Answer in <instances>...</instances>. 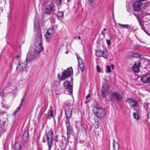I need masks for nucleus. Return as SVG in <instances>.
<instances>
[{
	"mask_svg": "<svg viewBox=\"0 0 150 150\" xmlns=\"http://www.w3.org/2000/svg\"><path fill=\"white\" fill-rule=\"evenodd\" d=\"M42 35L41 33L39 32L37 33L36 40L35 42V53L37 54H39L43 50V48L42 45Z\"/></svg>",
	"mask_w": 150,
	"mask_h": 150,
	"instance_id": "1",
	"label": "nucleus"
},
{
	"mask_svg": "<svg viewBox=\"0 0 150 150\" xmlns=\"http://www.w3.org/2000/svg\"><path fill=\"white\" fill-rule=\"evenodd\" d=\"M53 137V132L52 130H50L46 135L43 137L42 142L45 143L46 142L48 146V150H51V147L52 145V138Z\"/></svg>",
	"mask_w": 150,
	"mask_h": 150,
	"instance_id": "2",
	"label": "nucleus"
},
{
	"mask_svg": "<svg viewBox=\"0 0 150 150\" xmlns=\"http://www.w3.org/2000/svg\"><path fill=\"white\" fill-rule=\"evenodd\" d=\"M73 70L71 67L68 68L63 72L62 76H60L59 73L57 74L58 79L59 80L62 81L65 80L66 78L69 77L73 74Z\"/></svg>",
	"mask_w": 150,
	"mask_h": 150,
	"instance_id": "3",
	"label": "nucleus"
},
{
	"mask_svg": "<svg viewBox=\"0 0 150 150\" xmlns=\"http://www.w3.org/2000/svg\"><path fill=\"white\" fill-rule=\"evenodd\" d=\"M64 93L67 94L71 95L72 93L73 84L69 81H65L63 83Z\"/></svg>",
	"mask_w": 150,
	"mask_h": 150,
	"instance_id": "4",
	"label": "nucleus"
},
{
	"mask_svg": "<svg viewBox=\"0 0 150 150\" xmlns=\"http://www.w3.org/2000/svg\"><path fill=\"white\" fill-rule=\"evenodd\" d=\"M55 10V7L52 1L48 4L46 6L43 12L44 14L49 15L52 12H54Z\"/></svg>",
	"mask_w": 150,
	"mask_h": 150,
	"instance_id": "5",
	"label": "nucleus"
},
{
	"mask_svg": "<svg viewBox=\"0 0 150 150\" xmlns=\"http://www.w3.org/2000/svg\"><path fill=\"white\" fill-rule=\"evenodd\" d=\"M27 65V62L25 60H21L18 62L16 69L19 72H22L25 69Z\"/></svg>",
	"mask_w": 150,
	"mask_h": 150,
	"instance_id": "6",
	"label": "nucleus"
},
{
	"mask_svg": "<svg viewBox=\"0 0 150 150\" xmlns=\"http://www.w3.org/2000/svg\"><path fill=\"white\" fill-rule=\"evenodd\" d=\"M72 108L69 105H67L65 106V114L66 115V120L65 122H69L72 114Z\"/></svg>",
	"mask_w": 150,
	"mask_h": 150,
	"instance_id": "7",
	"label": "nucleus"
},
{
	"mask_svg": "<svg viewBox=\"0 0 150 150\" xmlns=\"http://www.w3.org/2000/svg\"><path fill=\"white\" fill-rule=\"evenodd\" d=\"M65 123L67 127V136L68 138H69L70 135L72 134L73 128L71 125L70 121L65 122Z\"/></svg>",
	"mask_w": 150,
	"mask_h": 150,
	"instance_id": "8",
	"label": "nucleus"
},
{
	"mask_svg": "<svg viewBox=\"0 0 150 150\" xmlns=\"http://www.w3.org/2000/svg\"><path fill=\"white\" fill-rule=\"evenodd\" d=\"M142 5V3L139 1H135L133 5V10L136 11H139L141 8Z\"/></svg>",
	"mask_w": 150,
	"mask_h": 150,
	"instance_id": "9",
	"label": "nucleus"
},
{
	"mask_svg": "<svg viewBox=\"0 0 150 150\" xmlns=\"http://www.w3.org/2000/svg\"><path fill=\"white\" fill-rule=\"evenodd\" d=\"M141 80L144 83H148L150 82V73L144 75L141 78Z\"/></svg>",
	"mask_w": 150,
	"mask_h": 150,
	"instance_id": "10",
	"label": "nucleus"
},
{
	"mask_svg": "<svg viewBox=\"0 0 150 150\" xmlns=\"http://www.w3.org/2000/svg\"><path fill=\"white\" fill-rule=\"evenodd\" d=\"M35 56L33 53L29 52L27 55L25 60L29 62H31L35 60Z\"/></svg>",
	"mask_w": 150,
	"mask_h": 150,
	"instance_id": "11",
	"label": "nucleus"
},
{
	"mask_svg": "<svg viewBox=\"0 0 150 150\" xmlns=\"http://www.w3.org/2000/svg\"><path fill=\"white\" fill-rule=\"evenodd\" d=\"M126 101L132 107H136L137 104V100L132 98H127Z\"/></svg>",
	"mask_w": 150,
	"mask_h": 150,
	"instance_id": "12",
	"label": "nucleus"
},
{
	"mask_svg": "<svg viewBox=\"0 0 150 150\" xmlns=\"http://www.w3.org/2000/svg\"><path fill=\"white\" fill-rule=\"evenodd\" d=\"M140 62H137L134 64V65L132 67L133 70L136 72H138L139 71V66Z\"/></svg>",
	"mask_w": 150,
	"mask_h": 150,
	"instance_id": "13",
	"label": "nucleus"
},
{
	"mask_svg": "<svg viewBox=\"0 0 150 150\" xmlns=\"http://www.w3.org/2000/svg\"><path fill=\"white\" fill-rule=\"evenodd\" d=\"M112 96L113 98H115L119 101L121 100L122 98V96L121 95L115 92L113 93Z\"/></svg>",
	"mask_w": 150,
	"mask_h": 150,
	"instance_id": "14",
	"label": "nucleus"
},
{
	"mask_svg": "<svg viewBox=\"0 0 150 150\" xmlns=\"http://www.w3.org/2000/svg\"><path fill=\"white\" fill-rule=\"evenodd\" d=\"M57 25H54L52 26L51 28L49 29L48 30L50 33L52 34H54L55 33L56 31L57 30Z\"/></svg>",
	"mask_w": 150,
	"mask_h": 150,
	"instance_id": "15",
	"label": "nucleus"
},
{
	"mask_svg": "<svg viewBox=\"0 0 150 150\" xmlns=\"http://www.w3.org/2000/svg\"><path fill=\"white\" fill-rule=\"evenodd\" d=\"M109 86L107 84H105L104 85V97L109 92Z\"/></svg>",
	"mask_w": 150,
	"mask_h": 150,
	"instance_id": "16",
	"label": "nucleus"
},
{
	"mask_svg": "<svg viewBox=\"0 0 150 150\" xmlns=\"http://www.w3.org/2000/svg\"><path fill=\"white\" fill-rule=\"evenodd\" d=\"M29 137V133L28 131H25L24 133L23 134V137L22 139L25 141H27Z\"/></svg>",
	"mask_w": 150,
	"mask_h": 150,
	"instance_id": "17",
	"label": "nucleus"
},
{
	"mask_svg": "<svg viewBox=\"0 0 150 150\" xmlns=\"http://www.w3.org/2000/svg\"><path fill=\"white\" fill-rule=\"evenodd\" d=\"M34 29L35 30L38 31L39 30V25L38 23V19L36 17L35 18V20L34 21Z\"/></svg>",
	"mask_w": 150,
	"mask_h": 150,
	"instance_id": "18",
	"label": "nucleus"
},
{
	"mask_svg": "<svg viewBox=\"0 0 150 150\" xmlns=\"http://www.w3.org/2000/svg\"><path fill=\"white\" fill-rule=\"evenodd\" d=\"M113 146L114 150H119V144L114 140H113Z\"/></svg>",
	"mask_w": 150,
	"mask_h": 150,
	"instance_id": "19",
	"label": "nucleus"
},
{
	"mask_svg": "<svg viewBox=\"0 0 150 150\" xmlns=\"http://www.w3.org/2000/svg\"><path fill=\"white\" fill-rule=\"evenodd\" d=\"M100 109L97 108L96 107H94L93 108V111L94 114L96 115L98 117H100L99 115V112H100Z\"/></svg>",
	"mask_w": 150,
	"mask_h": 150,
	"instance_id": "20",
	"label": "nucleus"
},
{
	"mask_svg": "<svg viewBox=\"0 0 150 150\" xmlns=\"http://www.w3.org/2000/svg\"><path fill=\"white\" fill-rule=\"evenodd\" d=\"M119 25H120L122 28L124 27V28L127 29H133V28L129 24H122L121 23H119Z\"/></svg>",
	"mask_w": 150,
	"mask_h": 150,
	"instance_id": "21",
	"label": "nucleus"
},
{
	"mask_svg": "<svg viewBox=\"0 0 150 150\" xmlns=\"http://www.w3.org/2000/svg\"><path fill=\"white\" fill-rule=\"evenodd\" d=\"M15 150H21V145L20 143L16 142L15 144Z\"/></svg>",
	"mask_w": 150,
	"mask_h": 150,
	"instance_id": "22",
	"label": "nucleus"
},
{
	"mask_svg": "<svg viewBox=\"0 0 150 150\" xmlns=\"http://www.w3.org/2000/svg\"><path fill=\"white\" fill-rule=\"evenodd\" d=\"M96 54L98 57H103V51L102 50H97L96 51Z\"/></svg>",
	"mask_w": 150,
	"mask_h": 150,
	"instance_id": "23",
	"label": "nucleus"
},
{
	"mask_svg": "<svg viewBox=\"0 0 150 150\" xmlns=\"http://www.w3.org/2000/svg\"><path fill=\"white\" fill-rule=\"evenodd\" d=\"M96 0H88V4L90 6L93 7L96 4Z\"/></svg>",
	"mask_w": 150,
	"mask_h": 150,
	"instance_id": "24",
	"label": "nucleus"
},
{
	"mask_svg": "<svg viewBox=\"0 0 150 150\" xmlns=\"http://www.w3.org/2000/svg\"><path fill=\"white\" fill-rule=\"evenodd\" d=\"M52 34L51 33L49 32L48 30L45 35V38L46 40H49L52 36Z\"/></svg>",
	"mask_w": 150,
	"mask_h": 150,
	"instance_id": "25",
	"label": "nucleus"
},
{
	"mask_svg": "<svg viewBox=\"0 0 150 150\" xmlns=\"http://www.w3.org/2000/svg\"><path fill=\"white\" fill-rule=\"evenodd\" d=\"M76 54L77 56V57L78 60L79 64H84L83 60L81 58L80 56H79L77 54Z\"/></svg>",
	"mask_w": 150,
	"mask_h": 150,
	"instance_id": "26",
	"label": "nucleus"
},
{
	"mask_svg": "<svg viewBox=\"0 0 150 150\" xmlns=\"http://www.w3.org/2000/svg\"><path fill=\"white\" fill-rule=\"evenodd\" d=\"M1 108L6 110H8L9 108V106L8 105L3 102L1 103Z\"/></svg>",
	"mask_w": 150,
	"mask_h": 150,
	"instance_id": "27",
	"label": "nucleus"
},
{
	"mask_svg": "<svg viewBox=\"0 0 150 150\" xmlns=\"http://www.w3.org/2000/svg\"><path fill=\"white\" fill-rule=\"evenodd\" d=\"M75 126L76 128L79 129L80 127L81 126L82 127H83L82 124L81 123V122L80 121L76 122V124L75 125Z\"/></svg>",
	"mask_w": 150,
	"mask_h": 150,
	"instance_id": "28",
	"label": "nucleus"
},
{
	"mask_svg": "<svg viewBox=\"0 0 150 150\" xmlns=\"http://www.w3.org/2000/svg\"><path fill=\"white\" fill-rule=\"evenodd\" d=\"M79 68L82 73L83 72L85 68L84 64H79Z\"/></svg>",
	"mask_w": 150,
	"mask_h": 150,
	"instance_id": "29",
	"label": "nucleus"
},
{
	"mask_svg": "<svg viewBox=\"0 0 150 150\" xmlns=\"http://www.w3.org/2000/svg\"><path fill=\"white\" fill-rule=\"evenodd\" d=\"M57 15L58 17L61 18H63L64 15V12H58Z\"/></svg>",
	"mask_w": 150,
	"mask_h": 150,
	"instance_id": "30",
	"label": "nucleus"
},
{
	"mask_svg": "<svg viewBox=\"0 0 150 150\" xmlns=\"http://www.w3.org/2000/svg\"><path fill=\"white\" fill-rule=\"evenodd\" d=\"M22 106L21 104L17 108L16 110L13 113L14 115H16V113L20 111Z\"/></svg>",
	"mask_w": 150,
	"mask_h": 150,
	"instance_id": "31",
	"label": "nucleus"
},
{
	"mask_svg": "<svg viewBox=\"0 0 150 150\" xmlns=\"http://www.w3.org/2000/svg\"><path fill=\"white\" fill-rule=\"evenodd\" d=\"M111 72L110 67L108 65L106 66V69L105 70V72L106 73H110Z\"/></svg>",
	"mask_w": 150,
	"mask_h": 150,
	"instance_id": "32",
	"label": "nucleus"
},
{
	"mask_svg": "<svg viewBox=\"0 0 150 150\" xmlns=\"http://www.w3.org/2000/svg\"><path fill=\"white\" fill-rule=\"evenodd\" d=\"M133 115L134 119H136L137 120H138L139 118V117L137 112L133 113Z\"/></svg>",
	"mask_w": 150,
	"mask_h": 150,
	"instance_id": "33",
	"label": "nucleus"
},
{
	"mask_svg": "<svg viewBox=\"0 0 150 150\" xmlns=\"http://www.w3.org/2000/svg\"><path fill=\"white\" fill-rule=\"evenodd\" d=\"M5 110H3V109L0 108V116L3 115L6 113Z\"/></svg>",
	"mask_w": 150,
	"mask_h": 150,
	"instance_id": "34",
	"label": "nucleus"
},
{
	"mask_svg": "<svg viewBox=\"0 0 150 150\" xmlns=\"http://www.w3.org/2000/svg\"><path fill=\"white\" fill-rule=\"evenodd\" d=\"M141 27V29L143 30L145 32L146 34H147V31L146 29L145 28V27L143 25H142L141 23V22L140 23H139Z\"/></svg>",
	"mask_w": 150,
	"mask_h": 150,
	"instance_id": "35",
	"label": "nucleus"
},
{
	"mask_svg": "<svg viewBox=\"0 0 150 150\" xmlns=\"http://www.w3.org/2000/svg\"><path fill=\"white\" fill-rule=\"evenodd\" d=\"M133 14L135 16V17L137 19V20L139 21V23H140L141 21H140V20L141 19V17L138 14H136L134 13H133Z\"/></svg>",
	"mask_w": 150,
	"mask_h": 150,
	"instance_id": "36",
	"label": "nucleus"
},
{
	"mask_svg": "<svg viewBox=\"0 0 150 150\" xmlns=\"http://www.w3.org/2000/svg\"><path fill=\"white\" fill-rule=\"evenodd\" d=\"M53 110H50L48 113V115L51 117H53Z\"/></svg>",
	"mask_w": 150,
	"mask_h": 150,
	"instance_id": "37",
	"label": "nucleus"
},
{
	"mask_svg": "<svg viewBox=\"0 0 150 150\" xmlns=\"http://www.w3.org/2000/svg\"><path fill=\"white\" fill-rule=\"evenodd\" d=\"M132 57H140V55L138 53H134L132 54Z\"/></svg>",
	"mask_w": 150,
	"mask_h": 150,
	"instance_id": "38",
	"label": "nucleus"
},
{
	"mask_svg": "<svg viewBox=\"0 0 150 150\" xmlns=\"http://www.w3.org/2000/svg\"><path fill=\"white\" fill-rule=\"evenodd\" d=\"M65 145V149H66V143H64L63 142H62L61 143V144H60V146L61 148V149H62V148Z\"/></svg>",
	"mask_w": 150,
	"mask_h": 150,
	"instance_id": "39",
	"label": "nucleus"
},
{
	"mask_svg": "<svg viewBox=\"0 0 150 150\" xmlns=\"http://www.w3.org/2000/svg\"><path fill=\"white\" fill-rule=\"evenodd\" d=\"M96 71L98 72H100L101 71V69L98 65L96 66Z\"/></svg>",
	"mask_w": 150,
	"mask_h": 150,
	"instance_id": "40",
	"label": "nucleus"
},
{
	"mask_svg": "<svg viewBox=\"0 0 150 150\" xmlns=\"http://www.w3.org/2000/svg\"><path fill=\"white\" fill-rule=\"evenodd\" d=\"M108 55V53L106 52H104V58H106Z\"/></svg>",
	"mask_w": 150,
	"mask_h": 150,
	"instance_id": "41",
	"label": "nucleus"
},
{
	"mask_svg": "<svg viewBox=\"0 0 150 150\" xmlns=\"http://www.w3.org/2000/svg\"><path fill=\"white\" fill-rule=\"evenodd\" d=\"M107 44L108 45H110L111 44V41H110L109 40H107Z\"/></svg>",
	"mask_w": 150,
	"mask_h": 150,
	"instance_id": "42",
	"label": "nucleus"
},
{
	"mask_svg": "<svg viewBox=\"0 0 150 150\" xmlns=\"http://www.w3.org/2000/svg\"><path fill=\"white\" fill-rule=\"evenodd\" d=\"M102 88L101 90V96L103 97V84L102 85Z\"/></svg>",
	"mask_w": 150,
	"mask_h": 150,
	"instance_id": "43",
	"label": "nucleus"
},
{
	"mask_svg": "<svg viewBox=\"0 0 150 150\" xmlns=\"http://www.w3.org/2000/svg\"><path fill=\"white\" fill-rule=\"evenodd\" d=\"M58 135H56L54 139L55 141L56 142H57L58 141Z\"/></svg>",
	"mask_w": 150,
	"mask_h": 150,
	"instance_id": "44",
	"label": "nucleus"
},
{
	"mask_svg": "<svg viewBox=\"0 0 150 150\" xmlns=\"http://www.w3.org/2000/svg\"><path fill=\"white\" fill-rule=\"evenodd\" d=\"M90 97H91L90 95V94H88L86 96V99H88L89 98H90Z\"/></svg>",
	"mask_w": 150,
	"mask_h": 150,
	"instance_id": "45",
	"label": "nucleus"
},
{
	"mask_svg": "<svg viewBox=\"0 0 150 150\" xmlns=\"http://www.w3.org/2000/svg\"><path fill=\"white\" fill-rule=\"evenodd\" d=\"M24 99H25V98L24 97H23V98L21 99V100H22L21 102V103L20 104V105L21 104V105H22L23 102L24 101Z\"/></svg>",
	"mask_w": 150,
	"mask_h": 150,
	"instance_id": "46",
	"label": "nucleus"
},
{
	"mask_svg": "<svg viewBox=\"0 0 150 150\" xmlns=\"http://www.w3.org/2000/svg\"><path fill=\"white\" fill-rule=\"evenodd\" d=\"M6 123V122H4L3 123V126L6 129L7 128V127H5Z\"/></svg>",
	"mask_w": 150,
	"mask_h": 150,
	"instance_id": "47",
	"label": "nucleus"
},
{
	"mask_svg": "<svg viewBox=\"0 0 150 150\" xmlns=\"http://www.w3.org/2000/svg\"><path fill=\"white\" fill-rule=\"evenodd\" d=\"M62 148V149H61V150H66L65 149V145ZM57 150H60V149H58Z\"/></svg>",
	"mask_w": 150,
	"mask_h": 150,
	"instance_id": "48",
	"label": "nucleus"
},
{
	"mask_svg": "<svg viewBox=\"0 0 150 150\" xmlns=\"http://www.w3.org/2000/svg\"><path fill=\"white\" fill-rule=\"evenodd\" d=\"M111 66L112 69L113 70L114 69V65L113 64H112L111 65Z\"/></svg>",
	"mask_w": 150,
	"mask_h": 150,
	"instance_id": "49",
	"label": "nucleus"
},
{
	"mask_svg": "<svg viewBox=\"0 0 150 150\" xmlns=\"http://www.w3.org/2000/svg\"><path fill=\"white\" fill-rule=\"evenodd\" d=\"M59 4L60 5L62 4V0H58Z\"/></svg>",
	"mask_w": 150,
	"mask_h": 150,
	"instance_id": "50",
	"label": "nucleus"
},
{
	"mask_svg": "<svg viewBox=\"0 0 150 150\" xmlns=\"http://www.w3.org/2000/svg\"><path fill=\"white\" fill-rule=\"evenodd\" d=\"M148 118H149V115H150V112H148L147 113Z\"/></svg>",
	"mask_w": 150,
	"mask_h": 150,
	"instance_id": "51",
	"label": "nucleus"
},
{
	"mask_svg": "<svg viewBox=\"0 0 150 150\" xmlns=\"http://www.w3.org/2000/svg\"><path fill=\"white\" fill-rule=\"evenodd\" d=\"M95 128H98V125H96L95 126Z\"/></svg>",
	"mask_w": 150,
	"mask_h": 150,
	"instance_id": "52",
	"label": "nucleus"
},
{
	"mask_svg": "<svg viewBox=\"0 0 150 150\" xmlns=\"http://www.w3.org/2000/svg\"><path fill=\"white\" fill-rule=\"evenodd\" d=\"M19 55H17V56H16V58L17 59L18 58H19Z\"/></svg>",
	"mask_w": 150,
	"mask_h": 150,
	"instance_id": "53",
	"label": "nucleus"
},
{
	"mask_svg": "<svg viewBox=\"0 0 150 150\" xmlns=\"http://www.w3.org/2000/svg\"><path fill=\"white\" fill-rule=\"evenodd\" d=\"M78 38L79 40H81V37H80V36H78Z\"/></svg>",
	"mask_w": 150,
	"mask_h": 150,
	"instance_id": "54",
	"label": "nucleus"
},
{
	"mask_svg": "<svg viewBox=\"0 0 150 150\" xmlns=\"http://www.w3.org/2000/svg\"><path fill=\"white\" fill-rule=\"evenodd\" d=\"M68 2H69L71 1V0H67Z\"/></svg>",
	"mask_w": 150,
	"mask_h": 150,
	"instance_id": "55",
	"label": "nucleus"
},
{
	"mask_svg": "<svg viewBox=\"0 0 150 150\" xmlns=\"http://www.w3.org/2000/svg\"><path fill=\"white\" fill-rule=\"evenodd\" d=\"M106 30V29L105 28H104V31H105Z\"/></svg>",
	"mask_w": 150,
	"mask_h": 150,
	"instance_id": "56",
	"label": "nucleus"
},
{
	"mask_svg": "<svg viewBox=\"0 0 150 150\" xmlns=\"http://www.w3.org/2000/svg\"><path fill=\"white\" fill-rule=\"evenodd\" d=\"M73 79L72 78H71V80L72 81H73Z\"/></svg>",
	"mask_w": 150,
	"mask_h": 150,
	"instance_id": "57",
	"label": "nucleus"
},
{
	"mask_svg": "<svg viewBox=\"0 0 150 150\" xmlns=\"http://www.w3.org/2000/svg\"><path fill=\"white\" fill-rule=\"evenodd\" d=\"M68 51H67V52H66V53H66V54H68Z\"/></svg>",
	"mask_w": 150,
	"mask_h": 150,
	"instance_id": "58",
	"label": "nucleus"
},
{
	"mask_svg": "<svg viewBox=\"0 0 150 150\" xmlns=\"http://www.w3.org/2000/svg\"><path fill=\"white\" fill-rule=\"evenodd\" d=\"M103 31H102V32H101L102 34L103 35Z\"/></svg>",
	"mask_w": 150,
	"mask_h": 150,
	"instance_id": "59",
	"label": "nucleus"
},
{
	"mask_svg": "<svg viewBox=\"0 0 150 150\" xmlns=\"http://www.w3.org/2000/svg\"><path fill=\"white\" fill-rule=\"evenodd\" d=\"M64 140H65L66 138H65V137H64Z\"/></svg>",
	"mask_w": 150,
	"mask_h": 150,
	"instance_id": "60",
	"label": "nucleus"
},
{
	"mask_svg": "<svg viewBox=\"0 0 150 150\" xmlns=\"http://www.w3.org/2000/svg\"><path fill=\"white\" fill-rule=\"evenodd\" d=\"M9 3L10 4V5L11 4V2H10V1H9Z\"/></svg>",
	"mask_w": 150,
	"mask_h": 150,
	"instance_id": "61",
	"label": "nucleus"
},
{
	"mask_svg": "<svg viewBox=\"0 0 150 150\" xmlns=\"http://www.w3.org/2000/svg\"><path fill=\"white\" fill-rule=\"evenodd\" d=\"M84 150H86V149H84Z\"/></svg>",
	"mask_w": 150,
	"mask_h": 150,
	"instance_id": "62",
	"label": "nucleus"
}]
</instances>
